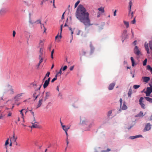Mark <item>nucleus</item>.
<instances>
[{
  "mask_svg": "<svg viewBox=\"0 0 152 152\" xmlns=\"http://www.w3.org/2000/svg\"><path fill=\"white\" fill-rule=\"evenodd\" d=\"M76 18L86 26H89L92 25L91 23L89 14L82 4L77 7L75 12Z\"/></svg>",
  "mask_w": 152,
  "mask_h": 152,
  "instance_id": "nucleus-1",
  "label": "nucleus"
},
{
  "mask_svg": "<svg viewBox=\"0 0 152 152\" xmlns=\"http://www.w3.org/2000/svg\"><path fill=\"white\" fill-rule=\"evenodd\" d=\"M4 93L8 95L13 94L14 93V90L12 86H8L5 89Z\"/></svg>",
  "mask_w": 152,
  "mask_h": 152,
  "instance_id": "nucleus-2",
  "label": "nucleus"
},
{
  "mask_svg": "<svg viewBox=\"0 0 152 152\" xmlns=\"http://www.w3.org/2000/svg\"><path fill=\"white\" fill-rule=\"evenodd\" d=\"M129 16L132 19L133 16V12H131V7L132 5V3L131 1H130L129 3Z\"/></svg>",
  "mask_w": 152,
  "mask_h": 152,
  "instance_id": "nucleus-3",
  "label": "nucleus"
},
{
  "mask_svg": "<svg viewBox=\"0 0 152 152\" xmlns=\"http://www.w3.org/2000/svg\"><path fill=\"white\" fill-rule=\"evenodd\" d=\"M152 92V86L150 87H147L146 89V91L145 92L146 95L147 96H150V94Z\"/></svg>",
  "mask_w": 152,
  "mask_h": 152,
  "instance_id": "nucleus-4",
  "label": "nucleus"
},
{
  "mask_svg": "<svg viewBox=\"0 0 152 152\" xmlns=\"http://www.w3.org/2000/svg\"><path fill=\"white\" fill-rule=\"evenodd\" d=\"M41 86H42V85H39V87L38 88V89H35V91H38V95H36L37 94V93L36 92H35L33 94V96L34 97V98L35 97V98L34 100H35L37 98V97L38 96L39 94L40 90V88L41 87Z\"/></svg>",
  "mask_w": 152,
  "mask_h": 152,
  "instance_id": "nucleus-5",
  "label": "nucleus"
},
{
  "mask_svg": "<svg viewBox=\"0 0 152 152\" xmlns=\"http://www.w3.org/2000/svg\"><path fill=\"white\" fill-rule=\"evenodd\" d=\"M134 53L137 56H139L141 53L140 50L137 46H135V47L134 49Z\"/></svg>",
  "mask_w": 152,
  "mask_h": 152,
  "instance_id": "nucleus-6",
  "label": "nucleus"
},
{
  "mask_svg": "<svg viewBox=\"0 0 152 152\" xmlns=\"http://www.w3.org/2000/svg\"><path fill=\"white\" fill-rule=\"evenodd\" d=\"M144 98L142 97H141L139 99V104L140 105L142 108L145 109V105L143 103Z\"/></svg>",
  "mask_w": 152,
  "mask_h": 152,
  "instance_id": "nucleus-7",
  "label": "nucleus"
},
{
  "mask_svg": "<svg viewBox=\"0 0 152 152\" xmlns=\"http://www.w3.org/2000/svg\"><path fill=\"white\" fill-rule=\"evenodd\" d=\"M32 125L31 126V128H38L39 127V124L35 121H33L32 122Z\"/></svg>",
  "mask_w": 152,
  "mask_h": 152,
  "instance_id": "nucleus-8",
  "label": "nucleus"
},
{
  "mask_svg": "<svg viewBox=\"0 0 152 152\" xmlns=\"http://www.w3.org/2000/svg\"><path fill=\"white\" fill-rule=\"evenodd\" d=\"M143 82L145 83H147L150 80V78L149 77H142Z\"/></svg>",
  "mask_w": 152,
  "mask_h": 152,
  "instance_id": "nucleus-9",
  "label": "nucleus"
},
{
  "mask_svg": "<svg viewBox=\"0 0 152 152\" xmlns=\"http://www.w3.org/2000/svg\"><path fill=\"white\" fill-rule=\"evenodd\" d=\"M144 46L146 50L147 51V53L148 54H149L150 52L149 51V49L148 48V44L146 42H145Z\"/></svg>",
  "mask_w": 152,
  "mask_h": 152,
  "instance_id": "nucleus-10",
  "label": "nucleus"
},
{
  "mask_svg": "<svg viewBox=\"0 0 152 152\" xmlns=\"http://www.w3.org/2000/svg\"><path fill=\"white\" fill-rule=\"evenodd\" d=\"M115 83H111L109 86L108 87V89L109 90H112L115 86Z\"/></svg>",
  "mask_w": 152,
  "mask_h": 152,
  "instance_id": "nucleus-11",
  "label": "nucleus"
},
{
  "mask_svg": "<svg viewBox=\"0 0 152 152\" xmlns=\"http://www.w3.org/2000/svg\"><path fill=\"white\" fill-rule=\"evenodd\" d=\"M151 128V125L149 123H148L145 126L144 129L145 131H148Z\"/></svg>",
  "mask_w": 152,
  "mask_h": 152,
  "instance_id": "nucleus-12",
  "label": "nucleus"
},
{
  "mask_svg": "<svg viewBox=\"0 0 152 152\" xmlns=\"http://www.w3.org/2000/svg\"><path fill=\"white\" fill-rule=\"evenodd\" d=\"M50 96V93L49 92H47L45 93V101L48 99L49 97Z\"/></svg>",
  "mask_w": 152,
  "mask_h": 152,
  "instance_id": "nucleus-13",
  "label": "nucleus"
},
{
  "mask_svg": "<svg viewBox=\"0 0 152 152\" xmlns=\"http://www.w3.org/2000/svg\"><path fill=\"white\" fill-rule=\"evenodd\" d=\"M66 147L68 146L69 142L68 140V138H70L71 137V135L68 134H66Z\"/></svg>",
  "mask_w": 152,
  "mask_h": 152,
  "instance_id": "nucleus-14",
  "label": "nucleus"
},
{
  "mask_svg": "<svg viewBox=\"0 0 152 152\" xmlns=\"http://www.w3.org/2000/svg\"><path fill=\"white\" fill-rule=\"evenodd\" d=\"M42 102H43V99H39V101L38 102V104L37 105V108H38V107H40L41 106V105L42 104Z\"/></svg>",
  "mask_w": 152,
  "mask_h": 152,
  "instance_id": "nucleus-15",
  "label": "nucleus"
},
{
  "mask_svg": "<svg viewBox=\"0 0 152 152\" xmlns=\"http://www.w3.org/2000/svg\"><path fill=\"white\" fill-rule=\"evenodd\" d=\"M49 82L46 81V80L45 81L44 83L43 84V86L44 88H46L48 86Z\"/></svg>",
  "mask_w": 152,
  "mask_h": 152,
  "instance_id": "nucleus-16",
  "label": "nucleus"
},
{
  "mask_svg": "<svg viewBox=\"0 0 152 152\" xmlns=\"http://www.w3.org/2000/svg\"><path fill=\"white\" fill-rule=\"evenodd\" d=\"M86 122H87L86 121V120L82 121L81 120V118H80V124L83 125H84V124L86 125Z\"/></svg>",
  "mask_w": 152,
  "mask_h": 152,
  "instance_id": "nucleus-17",
  "label": "nucleus"
},
{
  "mask_svg": "<svg viewBox=\"0 0 152 152\" xmlns=\"http://www.w3.org/2000/svg\"><path fill=\"white\" fill-rule=\"evenodd\" d=\"M141 137H142V136L141 135L139 134L135 136H131L130 137V138L131 139H134L136 138H139Z\"/></svg>",
  "mask_w": 152,
  "mask_h": 152,
  "instance_id": "nucleus-18",
  "label": "nucleus"
},
{
  "mask_svg": "<svg viewBox=\"0 0 152 152\" xmlns=\"http://www.w3.org/2000/svg\"><path fill=\"white\" fill-rule=\"evenodd\" d=\"M98 10L99 11H100L102 13H103L104 12V8L102 7L98 8Z\"/></svg>",
  "mask_w": 152,
  "mask_h": 152,
  "instance_id": "nucleus-19",
  "label": "nucleus"
},
{
  "mask_svg": "<svg viewBox=\"0 0 152 152\" xmlns=\"http://www.w3.org/2000/svg\"><path fill=\"white\" fill-rule=\"evenodd\" d=\"M63 129L64 130L66 133H67L68 129H69V127L66 126L65 125H64L62 126Z\"/></svg>",
  "mask_w": 152,
  "mask_h": 152,
  "instance_id": "nucleus-20",
  "label": "nucleus"
},
{
  "mask_svg": "<svg viewBox=\"0 0 152 152\" xmlns=\"http://www.w3.org/2000/svg\"><path fill=\"white\" fill-rule=\"evenodd\" d=\"M144 98H145L146 100L147 101H148L149 102L151 103H152V98L148 97H144Z\"/></svg>",
  "mask_w": 152,
  "mask_h": 152,
  "instance_id": "nucleus-21",
  "label": "nucleus"
},
{
  "mask_svg": "<svg viewBox=\"0 0 152 152\" xmlns=\"http://www.w3.org/2000/svg\"><path fill=\"white\" fill-rule=\"evenodd\" d=\"M130 58L132 63V65L133 66H134L136 65L135 64L134 58L133 57H131Z\"/></svg>",
  "mask_w": 152,
  "mask_h": 152,
  "instance_id": "nucleus-22",
  "label": "nucleus"
},
{
  "mask_svg": "<svg viewBox=\"0 0 152 152\" xmlns=\"http://www.w3.org/2000/svg\"><path fill=\"white\" fill-rule=\"evenodd\" d=\"M127 107L125 104V102H124L123 105L121 107V109L123 110H125L126 109Z\"/></svg>",
  "mask_w": 152,
  "mask_h": 152,
  "instance_id": "nucleus-23",
  "label": "nucleus"
},
{
  "mask_svg": "<svg viewBox=\"0 0 152 152\" xmlns=\"http://www.w3.org/2000/svg\"><path fill=\"white\" fill-rule=\"evenodd\" d=\"M132 93V90L131 88L129 89V90L128 93V96L129 97H131V95Z\"/></svg>",
  "mask_w": 152,
  "mask_h": 152,
  "instance_id": "nucleus-24",
  "label": "nucleus"
},
{
  "mask_svg": "<svg viewBox=\"0 0 152 152\" xmlns=\"http://www.w3.org/2000/svg\"><path fill=\"white\" fill-rule=\"evenodd\" d=\"M43 52V48H41L39 50V53L40 54L39 55V57H41V56H42V53Z\"/></svg>",
  "mask_w": 152,
  "mask_h": 152,
  "instance_id": "nucleus-25",
  "label": "nucleus"
},
{
  "mask_svg": "<svg viewBox=\"0 0 152 152\" xmlns=\"http://www.w3.org/2000/svg\"><path fill=\"white\" fill-rule=\"evenodd\" d=\"M43 56H42L41 57H39V65H40V64L43 61Z\"/></svg>",
  "mask_w": 152,
  "mask_h": 152,
  "instance_id": "nucleus-26",
  "label": "nucleus"
},
{
  "mask_svg": "<svg viewBox=\"0 0 152 152\" xmlns=\"http://www.w3.org/2000/svg\"><path fill=\"white\" fill-rule=\"evenodd\" d=\"M149 46L150 50L152 51V40L149 42Z\"/></svg>",
  "mask_w": 152,
  "mask_h": 152,
  "instance_id": "nucleus-27",
  "label": "nucleus"
},
{
  "mask_svg": "<svg viewBox=\"0 0 152 152\" xmlns=\"http://www.w3.org/2000/svg\"><path fill=\"white\" fill-rule=\"evenodd\" d=\"M143 116V113L142 111H140L139 113L136 115V117H140Z\"/></svg>",
  "mask_w": 152,
  "mask_h": 152,
  "instance_id": "nucleus-28",
  "label": "nucleus"
},
{
  "mask_svg": "<svg viewBox=\"0 0 152 152\" xmlns=\"http://www.w3.org/2000/svg\"><path fill=\"white\" fill-rule=\"evenodd\" d=\"M147 69L149 70L152 74V68L150 65H148L147 66Z\"/></svg>",
  "mask_w": 152,
  "mask_h": 152,
  "instance_id": "nucleus-29",
  "label": "nucleus"
},
{
  "mask_svg": "<svg viewBox=\"0 0 152 152\" xmlns=\"http://www.w3.org/2000/svg\"><path fill=\"white\" fill-rule=\"evenodd\" d=\"M124 23L125 25L126 26V28H128L129 27V23L128 22L124 21Z\"/></svg>",
  "mask_w": 152,
  "mask_h": 152,
  "instance_id": "nucleus-30",
  "label": "nucleus"
},
{
  "mask_svg": "<svg viewBox=\"0 0 152 152\" xmlns=\"http://www.w3.org/2000/svg\"><path fill=\"white\" fill-rule=\"evenodd\" d=\"M24 110H25V109H23L20 111V114L22 116V118L23 119V120L24 119V115L22 111Z\"/></svg>",
  "mask_w": 152,
  "mask_h": 152,
  "instance_id": "nucleus-31",
  "label": "nucleus"
},
{
  "mask_svg": "<svg viewBox=\"0 0 152 152\" xmlns=\"http://www.w3.org/2000/svg\"><path fill=\"white\" fill-rule=\"evenodd\" d=\"M61 70H62V68H61L60 69L59 72H58V73H57V74H56V75H57V76H61V73H62Z\"/></svg>",
  "mask_w": 152,
  "mask_h": 152,
  "instance_id": "nucleus-32",
  "label": "nucleus"
},
{
  "mask_svg": "<svg viewBox=\"0 0 152 152\" xmlns=\"http://www.w3.org/2000/svg\"><path fill=\"white\" fill-rule=\"evenodd\" d=\"M17 138V137H15L14 135V134L13 136V139L12 140L14 142H16V140Z\"/></svg>",
  "mask_w": 152,
  "mask_h": 152,
  "instance_id": "nucleus-33",
  "label": "nucleus"
},
{
  "mask_svg": "<svg viewBox=\"0 0 152 152\" xmlns=\"http://www.w3.org/2000/svg\"><path fill=\"white\" fill-rule=\"evenodd\" d=\"M63 25H61V28H60V30H61V32H60V34L59 35V37L60 39H61L62 37V36L61 35V33L62 32V26H63Z\"/></svg>",
  "mask_w": 152,
  "mask_h": 152,
  "instance_id": "nucleus-34",
  "label": "nucleus"
},
{
  "mask_svg": "<svg viewBox=\"0 0 152 152\" xmlns=\"http://www.w3.org/2000/svg\"><path fill=\"white\" fill-rule=\"evenodd\" d=\"M57 75H56L55 76V77L54 78H53L52 80H51V82L53 83L57 79Z\"/></svg>",
  "mask_w": 152,
  "mask_h": 152,
  "instance_id": "nucleus-35",
  "label": "nucleus"
},
{
  "mask_svg": "<svg viewBox=\"0 0 152 152\" xmlns=\"http://www.w3.org/2000/svg\"><path fill=\"white\" fill-rule=\"evenodd\" d=\"M140 86L139 85H134L133 86V88L134 89H137L138 88H139L140 87Z\"/></svg>",
  "mask_w": 152,
  "mask_h": 152,
  "instance_id": "nucleus-36",
  "label": "nucleus"
},
{
  "mask_svg": "<svg viewBox=\"0 0 152 152\" xmlns=\"http://www.w3.org/2000/svg\"><path fill=\"white\" fill-rule=\"evenodd\" d=\"M80 1H78L75 3V8H76L77 7V6L80 3Z\"/></svg>",
  "mask_w": 152,
  "mask_h": 152,
  "instance_id": "nucleus-37",
  "label": "nucleus"
},
{
  "mask_svg": "<svg viewBox=\"0 0 152 152\" xmlns=\"http://www.w3.org/2000/svg\"><path fill=\"white\" fill-rule=\"evenodd\" d=\"M112 110H110L108 112V114H107V116L108 117H109L110 115H111V114H112Z\"/></svg>",
  "mask_w": 152,
  "mask_h": 152,
  "instance_id": "nucleus-38",
  "label": "nucleus"
},
{
  "mask_svg": "<svg viewBox=\"0 0 152 152\" xmlns=\"http://www.w3.org/2000/svg\"><path fill=\"white\" fill-rule=\"evenodd\" d=\"M54 50L53 49L51 52V58L53 59V54L54 53Z\"/></svg>",
  "mask_w": 152,
  "mask_h": 152,
  "instance_id": "nucleus-39",
  "label": "nucleus"
},
{
  "mask_svg": "<svg viewBox=\"0 0 152 152\" xmlns=\"http://www.w3.org/2000/svg\"><path fill=\"white\" fill-rule=\"evenodd\" d=\"M147 62V59H145V60L143 62V66H145L146 65Z\"/></svg>",
  "mask_w": 152,
  "mask_h": 152,
  "instance_id": "nucleus-40",
  "label": "nucleus"
},
{
  "mask_svg": "<svg viewBox=\"0 0 152 152\" xmlns=\"http://www.w3.org/2000/svg\"><path fill=\"white\" fill-rule=\"evenodd\" d=\"M110 151V149L109 148H108L107 150H102L101 152H108Z\"/></svg>",
  "mask_w": 152,
  "mask_h": 152,
  "instance_id": "nucleus-41",
  "label": "nucleus"
},
{
  "mask_svg": "<svg viewBox=\"0 0 152 152\" xmlns=\"http://www.w3.org/2000/svg\"><path fill=\"white\" fill-rule=\"evenodd\" d=\"M39 45L41 46H42L43 45V41L42 40H40L39 42Z\"/></svg>",
  "mask_w": 152,
  "mask_h": 152,
  "instance_id": "nucleus-42",
  "label": "nucleus"
},
{
  "mask_svg": "<svg viewBox=\"0 0 152 152\" xmlns=\"http://www.w3.org/2000/svg\"><path fill=\"white\" fill-rule=\"evenodd\" d=\"M132 23L133 24H135V23L136 20H135V18H134L133 19V20L132 21Z\"/></svg>",
  "mask_w": 152,
  "mask_h": 152,
  "instance_id": "nucleus-43",
  "label": "nucleus"
},
{
  "mask_svg": "<svg viewBox=\"0 0 152 152\" xmlns=\"http://www.w3.org/2000/svg\"><path fill=\"white\" fill-rule=\"evenodd\" d=\"M50 75V72H47V73H46V75H45V77H49V75Z\"/></svg>",
  "mask_w": 152,
  "mask_h": 152,
  "instance_id": "nucleus-44",
  "label": "nucleus"
},
{
  "mask_svg": "<svg viewBox=\"0 0 152 152\" xmlns=\"http://www.w3.org/2000/svg\"><path fill=\"white\" fill-rule=\"evenodd\" d=\"M35 23H40L41 24V20H37Z\"/></svg>",
  "mask_w": 152,
  "mask_h": 152,
  "instance_id": "nucleus-45",
  "label": "nucleus"
},
{
  "mask_svg": "<svg viewBox=\"0 0 152 152\" xmlns=\"http://www.w3.org/2000/svg\"><path fill=\"white\" fill-rule=\"evenodd\" d=\"M67 68V66H65L64 67H63L62 69V70H63V71H64V70H65Z\"/></svg>",
  "mask_w": 152,
  "mask_h": 152,
  "instance_id": "nucleus-46",
  "label": "nucleus"
},
{
  "mask_svg": "<svg viewBox=\"0 0 152 152\" xmlns=\"http://www.w3.org/2000/svg\"><path fill=\"white\" fill-rule=\"evenodd\" d=\"M5 115V114H1L0 116V119H1Z\"/></svg>",
  "mask_w": 152,
  "mask_h": 152,
  "instance_id": "nucleus-47",
  "label": "nucleus"
},
{
  "mask_svg": "<svg viewBox=\"0 0 152 152\" xmlns=\"http://www.w3.org/2000/svg\"><path fill=\"white\" fill-rule=\"evenodd\" d=\"M15 34H16L15 31H13V33H12V35H13V37H14L15 36Z\"/></svg>",
  "mask_w": 152,
  "mask_h": 152,
  "instance_id": "nucleus-48",
  "label": "nucleus"
},
{
  "mask_svg": "<svg viewBox=\"0 0 152 152\" xmlns=\"http://www.w3.org/2000/svg\"><path fill=\"white\" fill-rule=\"evenodd\" d=\"M9 143V141H8V139H7L5 143V146H6Z\"/></svg>",
  "mask_w": 152,
  "mask_h": 152,
  "instance_id": "nucleus-49",
  "label": "nucleus"
},
{
  "mask_svg": "<svg viewBox=\"0 0 152 152\" xmlns=\"http://www.w3.org/2000/svg\"><path fill=\"white\" fill-rule=\"evenodd\" d=\"M41 24V28H42V27H43L44 28V30H45L44 32L46 30V29L45 28L44 25L43 24Z\"/></svg>",
  "mask_w": 152,
  "mask_h": 152,
  "instance_id": "nucleus-50",
  "label": "nucleus"
},
{
  "mask_svg": "<svg viewBox=\"0 0 152 152\" xmlns=\"http://www.w3.org/2000/svg\"><path fill=\"white\" fill-rule=\"evenodd\" d=\"M90 46L91 47V50H93L94 49V48L92 46V44H90Z\"/></svg>",
  "mask_w": 152,
  "mask_h": 152,
  "instance_id": "nucleus-51",
  "label": "nucleus"
},
{
  "mask_svg": "<svg viewBox=\"0 0 152 152\" xmlns=\"http://www.w3.org/2000/svg\"><path fill=\"white\" fill-rule=\"evenodd\" d=\"M74 66H71L70 67V70H71V71H72V70H73V68H74Z\"/></svg>",
  "mask_w": 152,
  "mask_h": 152,
  "instance_id": "nucleus-52",
  "label": "nucleus"
},
{
  "mask_svg": "<svg viewBox=\"0 0 152 152\" xmlns=\"http://www.w3.org/2000/svg\"><path fill=\"white\" fill-rule=\"evenodd\" d=\"M65 13V12H64L62 15V16H61V19H63L64 18V14Z\"/></svg>",
  "mask_w": 152,
  "mask_h": 152,
  "instance_id": "nucleus-53",
  "label": "nucleus"
},
{
  "mask_svg": "<svg viewBox=\"0 0 152 152\" xmlns=\"http://www.w3.org/2000/svg\"><path fill=\"white\" fill-rule=\"evenodd\" d=\"M120 106H121L122 103V99L121 98L120 99Z\"/></svg>",
  "mask_w": 152,
  "mask_h": 152,
  "instance_id": "nucleus-54",
  "label": "nucleus"
},
{
  "mask_svg": "<svg viewBox=\"0 0 152 152\" xmlns=\"http://www.w3.org/2000/svg\"><path fill=\"white\" fill-rule=\"evenodd\" d=\"M33 86L34 88H36V87L37 86V85L36 83H34L33 85Z\"/></svg>",
  "mask_w": 152,
  "mask_h": 152,
  "instance_id": "nucleus-55",
  "label": "nucleus"
},
{
  "mask_svg": "<svg viewBox=\"0 0 152 152\" xmlns=\"http://www.w3.org/2000/svg\"><path fill=\"white\" fill-rule=\"evenodd\" d=\"M117 10H115L114 12V16H115L116 15V12Z\"/></svg>",
  "mask_w": 152,
  "mask_h": 152,
  "instance_id": "nucleus-56",
  "label": "nucleus"
},
{
  "mask_svg": "<svg viewBox=\"0 0 152 152\" xmlns=\"http://www.w3.org/2000/svg\"><path fill=\"white\" fill-rule=\"evenodd\" d=\"M71 37H72V40L73 39V31H71Z\"/></svg>",
  "mask_w": 152,
  "mask_h": 152,
  "instance_id": "nucleus-57",
  "label": "nucleus"
},
{
  "mask_svg": "<svg viewBox=\"0 0 152 152\" xmlns=\"http://www.w3.org/2000/svg\"><path fill=\"white\" fill-rule=\"evenodd\" d=\"M23 94V93H21V94H18L17 95V96L18 97L20 96H21Z\"/></svg>",
  "mask_w": 152,
  "mask_h": 152,
  "instance_id": "nucleus-58",
  "label": "nucleus"
},
{
  "mask_svg": "<svg viewBox=\"0 0 152 152\" xmlns=\"http://www.w3.org/2000/svg\"><path fill=\"white\" fill-rule=\"evenodd\" d=\"M137 41L135 40L133 42V44L134 45H135L136 44Z\"/></svg>",
  "mask_w": 152,
  "mask_h": 152,
  "instance_id": "nucleus-59",
  "label": "nucleus"
},
{
  "mask_svg": "<svg viewBox=\"0 0 152 152\" xmlns=\"http://www.w3.org/2000/svg\"><path fill=\"white\" fill-rule=\"evenodd\" d=\"M60 122L62 126H64L63 125V124L62 123L61 120L60 121Z\"/></svg>",
  "mask_w": 152,
  "mask_h": 152,
  "instance_id": "nucleus-60",
  "label": "nucleus"
},
{
  "mask_svg": "<svg viewBox=\"0 0 152 152\" xmlns=\"http://www.w3.org/2000/svg\"><path fill=\"white\" fill-rule=\"evenodd\" d=\"M11 115H12V113L10 112L8 114L7 116H11Z\"/></svg>",
  "mask_w": 152,
  "mask_h": 152,
  "instance_id": "nucleus-61",
  "label": "nucleus"
},
{
  "mask_svg": "<svg viewBox=\"0 0 152 152\" xmlns=\"http://www.w3.org/2000/svg\"><path fill=\"white\" fill-rule=\"evenodd\" d=\"M58 37L60 38V37H59V36H58V35H57V36H56V37H55V39H57V38H58Z\"/></svg>",
  "mask_w": 152,
  "mask_h": 152,
  "instance_id": "nucleus-62",
  "label": "nucleus"
},
{
  "mask_svg": "<svg viewBox=\"0 0 152 152\" xmlns=\"http://www.w3.org/2000/svg\"><path fill=\"white\" fill-rule=\"evenodd\" d=\"M81 31L79 30L78 31V33H77V35H79L80 34Z\"/></svg>",
  "mask_w": 152,
  "mask_h": 152,
  "instance_id": "nucleus-63",
  "label": "nucleus"
},
{
  "mask_svg": "<svg viewBox=\"0 0 152 152\" xmlns=\"http://www.w3.org/2000/svg\"><path fill=\"white\" fill-rule=\"evenodd\" d=\"M50 79V77H49L48 78V79L47 80H46L49 82Z\"/></svg>",
  "mask_w": 152,
  "mask_h": 152,
  "instance_id": "nucleus-64",
  "label": "nucleus"
}]
</instances>
